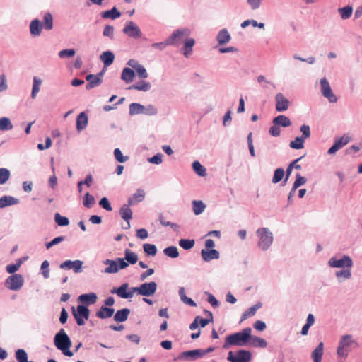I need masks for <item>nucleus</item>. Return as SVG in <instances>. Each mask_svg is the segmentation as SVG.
Returning <instances> with one entry per match:
<instances>
[{
	"label": "nucleus",
	"instance_id": "f257e3e1",
	"mask_svg": "<svg viewBox=\"0 0 362 362\" xmlns=\"http://www.w3.org/2000/svg\"><path fill=\"white\" fill-rule=\"evenodd\" d=\"M251 328L247 327L241 332L228 335L223 347L228 349L231 346H243L246 345L251 337Z\"/></svg>",
	"mask_w": 362,
	"mask_h": 362
},
{
	"label": "nucleus",
	"instance_id": "f03ea898",
	"mask_svg": "<svg viewBox=\"0 0 362 362\" xmlns=\"http://www.w3.org/2000/svg\"><path fill=\"white\" fill-rule=\"evenodd\" d=\"M54 345L62 351V353L69 357L73 356V353L69 350L71 346V341L64 329H61L54 337Z\"/></svg>",
	"mask_w": 362,
	"mask_h": 362
},
{
	"label": "nucleus",
	"instance_id": "7ed1b4c3",
	"mask_svg": "<svg viewBox=\"0 0 362 362\" xmlns=\"http://www.w3.org/2000/svg\"><path fill=\"white\" fill-rule=\"evenodd\" d=\"M259 238L258 245L262 250H267L272 243L273 237L271 232L266 228H259L257 230Z\"/></svg>",
	"mask_w": 362,
	"mask_h": 362
},
{
	"label": "nucleus",
	"instance_id": "20e7f679",
	"mask_svg": "<svg viewBox=\"0 0 362 362\" xmlns=\"http://www.w3.org/2000/svg\"><path fill=\"white\" fill-rule=\"evenodd\" d=\"M73 315L79 326L85 325L86 320L89 317L90 310L84 305H78L76 309L72 307Z\"/></svg>",
	"mask_w": 362,
	"mask_h": 362
},
{
	"label": "nucleus",
	"instance_id": "39448f33",
	"mask_svg": "<svg viewBox=\"0 0 362 362\" xmlns=\"http://www.w3.org/2000/svg\"><path fill=\"white\" fill-rule=\"evenodd\" d=\"M189 34L190 31L188 29L177 30L173 32L172 35L167 38V43L179 45L188 39Z\"/></svg>",
	"mask_w": 362,
	"mask_h": 362
},
{
	"label": "nucleus",
	"instance_id": "423d86ee",
	"mask_svg": "<svg viewBox=\"0 0 362 362\" xmlns=\"http://www.w3.org/2000/svg\"><path fill=\"white\" fill-rule=\"evenodd\" d=\"M104 264L108 265L105 269V272L108 274L116 273L119 269H125L128 267V263L122 258H118L116 260L106 259Z\"/></svg>",
	"mask_w": 362,
	"mask_h": 362
},
{
	"label": "nucleus",
	"instance_id": "0eeeda50",
	"mask_svg": "<svg viewBox=\"0 0 362 362\" xmlns=\"http://www.w3.org/2000/svg\"><path fill=\"white\" fill-rule=\"evenodd\" d=\"M252 358V354L250 351L239 350L235 354L229 351L227 360L230 362H249Z\"/></svg>",
	"mask_w": 362,
	"mask_h": 362
},
{
	"label": "nucleus",
	"instance_id": "6e6552de",
	"mask_svg": "<svg viewBox=\"0 0 362 362\" xmlns=\"http://www.w3.org/2000/svg\"><path fill=\"white\" fill-rule=\"evenodd\" d=\"M321 93L329 103H336L337 101V96L333 93L330 85L325 77L320 80Z\"/></svg>",
	"mask_w": 362,
	"mask_h": 362
},
{
	"label": "nucleus",
	"instance_id": "1a4fd4ad",
	"mask_svg": "<svg viewBox=\"0 0 362 362\" xmlns=\"http://www.w3.org/2000/svg\"><path fill=\"white\" fill-rule=\"evenodd\" d=\"M205 355L206 351H204L203 349H194L181 352L178 356V359L186 361L196 360L202 358Z\"/></svg>",
	"mask_w": 362,
	"mask_h": 362
},
{
	"label": "nucleus",
	"instance_id": "9d476101",
	"mask_svg": "<svg viewBox=\"0 0 362 362\" xmlns=\"http://www.w3.org/2000/svg\"><path fill=\"white\" fill-rule=\"evenodd\" d=\"M354 343L351 335L344 336L337 349V354L339 356H346L351 345Z\"/></svg>",
	"mask_w": 362,
	"mask_h": 362
},
{
	"label": "nucleus",
	"instance_id": "9b49d317",
	"mask_svg": "<svg viewBox=\"0 0 362 362\" xmlns=\"http://www.w3.org/2000/svg\"><path fill=\"white\" fill-rule=\"evenodd\" d=\"M329 264L331 267H347L348 269H350L353 265V262L349 256L344 255L339 259H337L334 257L331 258L329 260Z\"/></svg>",
	"mask_w": 362,
	"mask_h": 362
},
{
	"label": "nucleus",
	"instance_id": "f8f14e48",
	"mask_svg": "<svg viewBox=\"0 0 362 362\" xmlns=\"http://www.w3.org/2000/svg\"><path fill=\"white\" fill-rule=\"evenodd\" d=\"M23 284V279L21 274H13L6 281V286L11 290L19 289Z\"/></svg>",
	"mask_w": 362,
	"mask_h": 362
},
{
	"label": "nucleus",
	"instance_id": "ddd939ff",
	"mask_svg": "<svg viewBox=\"0 0 362 362\" xmlns=\"http://www.w3.org/2000/svg\"><path fill=\"white\" fill-rule=\"evenodd\" d=\"M123 32L134 38H140L142 33L139 26L133 21H129L123 29Z\"/></svg>",
	"mask_w": 362,
	"mask_h": 362
},
{
	"label": "nucleus",
	"instance_id": "4468645a",
	"mask_svg": "<svg viewBox=\"0 0 362 362\" xmlns=\"http://www.w3.org/2000/svg\"><path fill=\"white\" fill-rule=\"evenodd\" d=\"M351 140L348 134H344L341 137L335 139L332 146L328 150L329 154H333L338 150L346 145Z\"/></svg>",
	"mask_w": 362,
	"mask_h": 362
},
{
	"label": "nucleus",
	"instance_id": "2eb2a0df",
	"mask_svg": "<svg viewBox=\"0 0 362 362\" xmlns=\"http://www.w3.org/2000/svg\"><path fill=\"white\" fill-rule=\"evenodd\" d=\"M83 262L81 260H66L60 264V268L63 269L70 270L73 269L75 273L81 272Z\"/></svg>",
	"mask_w": 362,
	"mask_h": 362
},
{
	"label": "nucleus",
	"instance_id": "dca6fc26",
	"mask_svg": "<svg viewBox=\"0 0 362 362\" xmlns=\"http://www.w3.org/2000/svg\"><path fill=\"white\" fill-rule=\"evenodd\" d=\"M140 286V295L144 296H153L157 289V284L154 281L142 284Z\"/></svg>",
	"mask_w": 362,
	"mask_h": 362
},
{
	"label": "nucleus",
	"instance_id": "f3484780",
	"mask_svg": "<svg viewBox=\"0 0 362 362\" xmlns=\"http://www.w3.org/2000/svg\"><path fill=\"white\" fill-rule=\"evenodd\" d=\"M275 100L276 110L278 112H284L288 110L289 107V101L287 98H285V96L282 93H277L276 95Z\"/></svg>",
	"mask_w": 362,
	"mask_h": 362
},
{
	"label": "nucleus",
	"instance_id": "a211bd4d",
	"mask_svg": "<svg viewBox=\"0 0 362 362\" xmlns=\"http://www.w3.org/2000/svg\"><path fill=\"white\" fill-rule=\"evenodd\" d=\"M102 73H99L97 75L88 74L86 77V80L88 83L86 84V89H90L98 86L102 83Z\"/></svg>",
	"mask_w": 362,
	"mask_h": 362
},
{
	"label": "nucleus",
	"instance_id": "6ab92c4d",
	"mask_svg": "<svg viewBox=\"0 0 362 362\" xmlns=\"http://www.w3.org/2000/svg\"><path fill=\"white\" fill-rule=\"evenodd\" d=\"M129 206V204H124L119 210L121 217L127 222V227H124L125 229L130 228L129 221L132 218V211Z\"/></svg>",
	"mask_w": 362,
	"mask_h": 362
},
{
	"label": "nucleus",
	"instance_id": "aec40b11",
	"mask_svg": "<svg viewBox=\"0 0 362 362\" xmlns=\"http://www.w3.org/2000/svg\"><path fill=\"white\" fill-rule=\"evenodd\" d=\"M42 28V23L37 18L33 19L30 23V31L33 37L39 36Z\"/></svg>",
	"mask_w": 362,
	"mask_h": 362
},
{
	"label": "nucleus",
	"instance_id": "412c9836",
	"mask_svg": "<svg viewBox=\"0 0 362 362\" xmlns=\"http://www.w3.org/2000/svg\"><path fill=\"white\" fill-rule=\"evenodd\" d=\"M201 255L202 259L205 262H209L212 259H217L219 258V252L218 250L215 249H211V250H202L201 251Z\"/></svg>",
	"mask_w": 362,
	"mask_h": 362
},
{
	"label": "nucleus",
	"instance_id": "4be33fe9",
	"mask_svg": "<svg viewBox=\"0 0 362 362\" xmlns=\"http://www.w3.org/2000/svg\"><path fill=\"white\" fill-rule=\"evenodd\" d=\"M145 197V192L143 189H139L136 192L134 193L128 199L129 205H134L136 203L141 202Z\"/></svg>",
	"mask_w": 362,
	"mask_h": 362
},
{
	"label": "nucleus",
	"instance_id": "5701e85b",
	"mask_svg": "<svg viewBox=\"0 0 362 362\" xmlns=\"http://www.w3.org/2000/svg\"><path fill=\"white\" fill-rule=\"evenodd\" d=\"M115 310L110 308L102 306L97 312L96 316L100 319H106L112 317Z\"/></svg>",
	"mask_w": 362,
	"mask_h": 362
},
{
	"label": "nucleus",
	"instance_id": "b1692460",
	"mask_svg": "<svg viewBox=\"0 0 362 362\" xmlns=\"http://www.w3.org/2000/svg\"><path fill=\"white\" fill-rule=\"evenodd\" d=\"M230 35L226 29L221 30L216 36V40L219 45L226 44L230 40Z\"/></svg>",
	"mask_w": 362,
	"mask_h": 362
},
{
	"label": "nucleus",
	"instance_id": "393cba45",
	"mask_svg": "<svg viewBox=\"0 0 362 362\" xmlns=\"http://www.w3.org/2000/svg\"><path fill=\"white\" fill-rule=\"evenodd\" d=\"M151 87V85L149 82H147V81H139L136 83H134L133 85H132L131 86H129L128 88V89L129 90H139V91H148L150 90Z\"/></svg>",
	"mask_w": 362,
	"mask_h": 362
},
{
	"label": "nucleus",
	"instance_id": "a878e982",
	"mask_svg": "<svg viewBox=\"0 0 362 362\" xmlns=\"http://www.w3.org/2000/svg\"><path fill=\"white\" fill-rule=\"evenodd\" d=\"M78 300L87 305L94 304L97 300V296L94 293L82 294L79 296Z\"/></svg>",
	"mask_w": 362,
	"mask_h": 362
},
{
	"label": "nucleus",
	"instance_id": "bb28decb",
	"mask_svg": "<svg viewBox=\"0 0 362 362\" xmlns=\"http://www.w3.org/2000/svg\"><path fill=\"white\" fill-rule=\"evenodd\" d=\"M100 60L103 62L105 66H110L115 59V55L110 51H106L103 52L100 57Z\"/></svg>",
	"mask_w": 362,
	"mask_h": 362
},
{
	"label": "nucleus",
	"instance_id": "cd10ccee",
	"mask_svg": "<svg viewBox=\"0 0 362 362\" xmlns=\"http://www.w3.org/2000/svg\"><path fill=\"white\" fill-rule=\"evenodd\" d=\"M129 313L130 310L128 308L119 310L114 315V320L117 322H124L127 320Z\"/></svg>",
	"mask_w": 362,
	"mask_h": 362
},
{
	"label": "nucleus",
	"instance_id": "c85d7f7f",
	"mask_svg": "<svg viewBox=\"0 0 362 362\" xmlns=\"http://www.w3.org/2000/svg\"><path fill=\"white\" fill-rule=\"evenodd\" d=\"M273 123L275 125H279L284 127H289L291 124L290 119L285 115H279L276 117L273 120Z\"/></svg>",
	"mask_w": 362,
	"mask_h": 362
},
{
	"label": "nucleus",
	"instance_id": "c756f323",
	"mask_svg": "<svg viewBox=\"0 0 362 362\" xmlns=\"http://www.w3.org/2000/svg\"><path fill=\"white\" fill-rule=\"evenodd\" d=\"M135 76L134 71L130 68H124L121 74V78L126 83H131Z\"/></svg>",
	"mask_w": 362,
	"mask_h": 362
},
{
	"label": "nucleus",
	"instance_id": "7c9ffc66",
	"mask_svg": "<svg viewBox=\"0 0 362 362\" xmlns=\"http://www.w3.org/2000/svg\"><path fill=\"white\" fill-rule=\"evenodd\" d=\"M120 16L121 13L117 11L116 7H113L111 10L105 11L101 13V17L104 19H115L120 17Z\"/></svg>",
	"mask_w": 362,
	"mask_h": 362
},
{
	"label": "nucleus",
	"instance_id": "2f4dec72",
	"mask_svg": "<svg viewBox=\"0 0 362 362\" xmlns=\"http://www.w3.org/2000/svg\"><path fill=\"white\" fill-rule=\"evenodd\" d=\"M88 124V117L84 112H81L76 119V127L78 130L83 129Z\"/></svg>",
	"mask_w": 362,
	"mask_h": 362
},
{
	"label": "nucleus",
	"instance_id": "473e14b6",
	"mask_svg": "<svg viewBox=\"0 0 362 362\" xmlns=\"http://www.w3.org/2000/svg\"><path fill=\"white\" fill-rule=\"evenodd\" d=\"M145 106L139 103H133L129 105V115H131L143 114Z\"/></svg>",
	"mask_w": 362,
	"mask_h": 362
},
{
	"label": "nucleus",
	"instance_id": "72a5a7b5",
	"mask_svg": "<svg viewBox=\"0 0 362 362\" xmlns=\"http://www.w3.org/2000/svg\"><path fill=\"white\" fill-rule=\"evenodd\" d=\"M128 286L129 285L127 283L122 284L116 291V293L122 298H132V293L127 292Z\"/></svg>",
	"mask_w": 362,
	"mask_h": 362
},
{
	"label": "nucleus",
	"instance_id": "f704fd0d",
	"mask_svg": "<svg viewBox=\"0 0 362 362\" xmlns=\"http://www.w3.org/2000/svg\"><path fill=\"white\" fill-rule=\"evenodd\" d=\"M194 40L193 38H188L185 41L184 45V55L186 57H189L192 53V47L194 45Z\"/></svg>",
	"mask_w": 362,
	"mask_h": 362
},
{
	"label": "nucleus",
	"instance_id": "c9c22d12",
	"mask_svg": "<svg viewBox=\"0 0 362 362\" xmlns=\"http://www.w3.org/2000/svg\"><path fill=\"white\" fill-rule=\"evenodd\" d=\"M159 221L163 226L167 227L170 226L174 230H177L179 228V226L176 223H171L170 221L167 220V217L163 214H159Z\"/></svg>",
	"mask_w": 362,
	"mask_h": 362
},
{
	"label": "nucleus",
	"instance_id": "e433bc0d",
	"mask_svg": "<svg viewBox=\"0 0 362 362\" xmlns=\"http://www.w3.org/2000/svg\"><path fill=\"white\" fill-rule=\"evenodd\" d=\"M18 203V200L10 196H4L0 199V208Z\"/></svg>",
	"mask_w": 362,
	"mask_h": 362
},
{
	"label": "nucleus",
	"instance_id": "4c0bfd02",
	"mask_svg": "<svg viewBox=\"0 0 362 362\" xmlns=\"http://www.w3.org/2000/svg\"><path fill=\"white\" fill-rule=\"evenodd\" d=\"M323 343L320 342L317 346L312 352V358L313 360H322L323 355Z\"/></svg>",
	"mask_w": 362,
	"mask_h": 362
},
{
	"label": "nucleus",
	"instance_id": "58836bf2",
	"mask_svg": "<svg viewBox=\"0 0 362 362\" xmlns=\"http://www.w3.org/2000/svg\"><path fill=\"white\" fill-rule=\"evenodd\" d=\"M124 260L126 259L129 264H134L138 261V256L134 252L129 249H127L124 252Z\"/></svg>",
	"mask_w": 362,
	"mask_h": 362
},
{
	"label": "nucleus",
	"instance_id": "ea45409f",
	"mask_svg": "<svg viewBox=\"0 0 362 362\" xmlns=\"http://www.w3.org/2000/svg\"><path fill=\"white\" fill-rule=\"evenodd\" d=\"M260 305L256 304L249 308L241 316V321L246 320L247 317L255 315L257 310L260 308Z\"/></svg>",
	"mask_w": 362,
	"mask_h": 362
},
{
	"label": "nucleus",
	"instance_id": "a19ab883",
	"mask_svg": "<svg viewBox=\"0 0 362 362\" xmlns=\"http://www.w3.org/2000/svg\"><path fill=\"white\" fill-rule=\"evenodd\" d=\"M13 129V124L8 117H1L0 118V130L1 131H8Z\"/></svg>",
	"mask_w": 362,
	"mask_h": 362
},
{
	"label": "nucleus",
	"instance_id": "79ce46f5",
	"mask_svg": "<svg viewBox=\"0 0 362 362\" xmlns=\"http://www.w3.org/2000/svg\"><path fill=\"white\" fill-rule=\"evenodd\" d=\"M339 13H340L341 18L344 20L349 18L353 12V8L350 6H347L343 8H339Z\"/></svg>",
	"mask_w": 362,
	"mask_h": 362
},
{
	"label": "nucleus",
	"instance_id": "37998d69",
	"mask_svg": "<svg viewBox=\"0 0 362 362\" xmlns=\"http://www.w3.org/2000/svg\"><path fill=\"white\" fill-rule=\"evenodd\" d=\"M193 211L196 215L202 214L205 209V204L202 201H193Z\"/></svg>",
	"mask_w": 362,
	"mask_h": 362
},
{
	"label": "nucleus",
	"instance_id": "c03bdc74",
	"mask_svg": "<svg viewBox=\"0 0 362 362\" xmlns=\"http://www.w3.org/2000/svg\"><path fill=\"white\" fill-rule=\"evenodd\" d=\"M164 254L171 258H176L179 256L177 248L175 246L168 247L163 250Z\"/></svg>",
	"mask_w": 362,
	"mask_h": 362
},
{
	"label": "nucleus",
	"instance_id": "a18cd8bd",
	"mask_svg": "<svg viewBox=\"0 0 362 362\" xmlns=\"http://www.w3.org/2000/svg\"><path fill=\"white\" fill-rule=\"evenodd\" d=\"M250 339H251L252 341V344L255 346L264 348L267 345V341L264 339L259 338V337H256V336H251Z\"/></svg>",
	"mask_w": 362,
	"mask_h": 362
},
{
	"label": "nucleus",
	"instance_id": "49530a36",
	"mask_svg": "<svg viewBox=\"0 0 362 362\" xmlns=\"http://www.w3.org/2000/svg\"><path fill=\"white\" fill-rule=\"evenodd\" d=\"M42 81L38 78L37 77L35 76L33 78V85L31 92V98H35L37 93L39 92L40 90V85L41 84Z\"/></svg>",
	"mask_w": 362,
	"mask_h": 362
},
{
	"label": "nucleus",
	"instance_id": "de8ad7c7",
	"mask_svg": "<svg viewBox=\"0 0 362 362\" xmlns=\"http://www.w3.org/2000/svg\"><path fill=\"white\" fill-rule=\"evenodd\" d=\"M194 240L189 239H180L179 240V245L185 250H189L194 245Z\"/></svg>",
	"mask_w": 362,
	"mask_h": 362
},
{
	"label": "nucleus",
	"instance_id": "09e8293b",
	"mask_svg": "<svg viewBox=\"0 0 362 362\" xmlns=\"http://www.w3.org/2000/svg\"><path fill=\"white\" fill-rule=\"evenodd\" d=\"M144 252L151 256H155L157 253V248L155 245L145 243L143 245Z\"/></svg>",
	"mask_w": 362,
	"mask_h": 362
},
{
	"label": "nucleus",
	"instance_id": "8fccbe9b",
	"mask_svg": "<svg viewBox=\"0 0 362 362\" xmlns=\"http://www.w3.org/2000/svg\"><path fill=\"white\" fill-rule=\"evenodd\" d=\"M55 222L59 226H66L69 223L68 218L62 216L59 213H56L54 216Z\"/></svg>",
	"mask_w": 362,
	"mask_h": 362
},
{
	"label": "nucleus",
	"instance_id": "3c124183",
	"mask_svg": "<svg viewBox=\"0 0 362 362\" xmlns=\"http://www.w3.org/2000/svg\"><path fill=\"white\" fill-rule=\"evenodd\" d=\"M83 204L85 207L91 208L93 205L95 204L94 197L90 194L88 192L86 193L83 198Z\"/></svg>",
	"mask_w": 362,
	"mask_h": 362
},
{
	"label": "nucleus",
	"instance_id": "603ef678",
	"mask_svg": "<svg viewBox=\"0 0 362 362\" xmlns=\"http://www.w3.org/2000/svg\"><path fill=\"white\" fill-rule=\"evenodd\" d=\"M192 168L196 173L199 176L206 175V170L199 161H194L192 164Z\"/></svg>",
	"mask_w": 362,
	"mask_h": 362
},
{
	"label": "nucleus",
	"instance_id": "864d4df0",
	"mask_svg": "<svg viewBox=\"0 0 362 362\" xmlns=\"http://www.w3.org/2000/svg\"><path fill=\"white\" fill-rule=\"evenodd\" d=\"M305 140L302 137H296L294 141H291L290 147L294 149H300L303 148Z\"/></svg>",
	"mask_w": 362,
	"mask_h": 362
},
{
	"label": "nucleus",
	"instance_id": "5fc2aeb1",
	"mask_svg": "<svg viewBox=\"0 0 362 362\" xmlns=\"http://www.w3.org/2000/svg\"><path fill=\"white\" fill-rule=\"evenodd\" d=\"M16 358L18 362H27L28 355L24 349H18L16 352Z\"/></svg>",
	"mask_w": 362,
	"mask_h": 362
},
{
	"label": "nucleus",
	"instance_id": "6e6d98bb",
	"mask_svg": "<svg viewBox=\"0 0 362 362\" xmlns=\"http://www.w3.org/2000/svg\"><path fill=\"white\" fill-rule=\"evenodd\" d=\"M10 177V172L6 168H0V184H4Z\"/></svg>",
	"mask_w": 362,
	"mask_h": 362
},
{
	"label": "nucleus",
	"instance_id": "4d7b16f0",
	"mask_svg": "<svg viewBox=\"0 0 362 362\" xmlns=\"http://www.w3.org/2000/svg\"><path fill=\"white\" fill-rule=\"evenodd\" d=\"M284 175V169L283 168H277L274 172L272 182L274 183H277V182H280L283 179Z\"/></svg>",
	"mask_w": 362,
	"mask_h": 362
},
{
	"label": "nucleus",
	"instance_id": "13d9d810",
	"mask_svg": "<svg viewBox=\"0 0 362 362\" xmlns=\"http://www.w3.org/2000/svg\"><path fill=\"white\" fill-rule=\"evenodd\" d=\"M306 182V180L305 177H301L300 175H298L296 177V179L293 183V187H292V192H295L300 186L304 185Z\"/></svg>",
	"mask_w": 362,
	"mask_h": 362
},
{
	"label": "nucleus",
	"instance_id": "bf43d9fd",
	"mask_svg": "<svg viewBox=\"0 0 362 362\" xmlns=\"http://www.w3.org/2000/svg\"><path fill=\"white\" fill-rule=\"evenodd\" d=\"M74 54L75 50L74 49H63L59 52V56L60 58L71 57L74 56Z\"/></svg>",
	"mask_w": 362,
	"mask_h": 362
},
{
	"label": "nucleus",
	"instance_id": "052dcab7",
	"mask_svg": "<svg viewBox=\"0 0 362 362\" xmlns=\"http://www.w3.org/2000/svg\"><path fill=\"white\" fill-rule=\"evenodd\" d=\"M99 204L105 210L111 211L112 208L107 198L103 197L99 202Z\"/></svg>",
	"mask_w": 362,
	"mask_h": 362
},
{
	"label": "nucleus",
	"instance_id": "680f3d73",
	"mask_svg": "<svg viewBox=\"0 0 362 362\" xmlns=\"http://www.w3.org/2000/svg\"><path fill=\"white\" fill-rule=\"evenodd\" d=\"M300 132H302V136L300 137L303 138L304 140L310 137V129L308 125L303 124L300 127Z\"/></svg>",
	"mask_w": 362,
	"mask_h": 362
},
{
	"label": "nucleus",
	"instance_id": "e2e57ef3",
	"mask_svg": "<svg viewBox=\"0 0 362 362\" xmlns=\"http://www.w3.org/2000/svg\"><path fill=\"white\" fill-rule=\"evenodd\" d=\"M21 264V262H19L17 264H11L6 266V272L9 274H13L17 272Z\"/></svg>",
	"mask_w": 362,
	"mask_h": 362
},
{
	"label": "nucleus",
	"instance_id": "0e129e2a",
	"mask_svg": "<svg viewBox=\"0 0 362 362\" xmlns=\"http://www.w3.org/2000/svg\"><path fill=\"white\" fill-rule=\"evenodd\" d=\"M206 313L210 316V319H204L199 317L198 325L202 327L206 326L213 320L212 313L209 311H206Z\"/></svg>",
	"mask_w": 362,
	"mask_h": 362
},
{
	"label": "nucleus",
	"instance_id": "69168bd1",
	"mask_svg": "<svg viewBox=\"0 0 362 362\" xmlns=\"http://www.w3.org/2000/svg\"><path fill=\"white\" fill-rule=\"evenodd\" d=\"M136 72L137 75L141 78H146L148 77V73L142 65L138 66L136 67Z\"/></svg>",
	"mask_w": 362,
	"mask_h": 362
},
{
	"label": "nucleus",
	"instance_id": "338daca9",
	"mask_svg": "<svg viewBox=\"0 0 362 362\" xmlns=\"http://www.w3.org/2000/svg\"><path fill=\"white\" fill-rule=\"evenodd\" d=\"M114 35V28L112 25H106L103 30V35L110 37V38L113 37Z\"/></svg>",
	"mask_w": 362,
	"mask_h": 362
},
{
	"label": "nucleus",
	"instance_id": "774afa93",
	"mask_svg": "<svg viewBox=\"0 0 362 362\" xmlns=\"http://www.w3.org/2000/svg\"><path fill=\"white\" fill-rule=\"evenodd\" d=\"M336 276L338 278L343 277L344 279H349L351 276L350 269H345L341 271H338L336 272Z\"/></svg>",
	"mask_w": 362,
	"mask_h": 362
}]
</instances>
